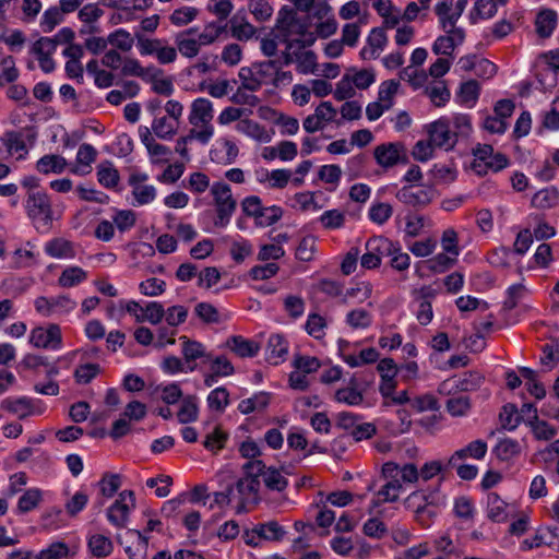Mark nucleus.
<instances>
[{
  "label": "nucleus",
  "mask_w": 559,
  "mask_h": 559,
  "mask_svg": "<svg viewBox=\"0 0 559 559\" xmlns=\"http://www.w3.org/2000/svg\"><path fill=\"white\" fill-rule=\"evenodd\" d=\"M493 451L499 460L508 461L520 454L521 447L516 440L506 438L499 441Z\"/></svg>",
  "instance_id": "obj_35"
},
{
  "label": "nucleus",
  "mask_w": 559,
  "mask_h": 559,
  "mask_svg": "<svg viewBox=\"0 0 559 559\" xmlns=\"http://www.w3.org/2000/svg\"><path fill=\"white\" fill-rule=\"evenodd\" d=\"M499 420L501 429L512 431L523 421V415L519 413L515 404L508 403L502 406Z\"/></svg>",
  "instance_id": "obj_20"
},
{
  "label": "nucleus",
  "mask_w": 559,
  "mask_h": 559,
  "mask_svg": "<svg viewBox=\"0 0 559 559\" xmlns=\"http://www.w3.org/2000/svg\"><path fill=\"white\" fill-rule=\"evenodd\" d=\"M558 15L556 11L551 9L542 10L535 20L536 33L542 38H548L551 36L556 28Z\"/></svg>",
  "instance_id": "obj_16"
},
{
  "label": "nucleus",
  "mask_w": 559,
  "mask_h": 559,
  "mask_svg": "<svg viewBox=\"0 0 559 559\" xmlns=\"http://www.w3.org/2000/svg\"><path fill=\"white\" fill-rule=\"evenodd\" d=\"M267 466L262 460H250L242 465L243 476L248 479H260L264 476Z\"/></svg>",
  "instance_id": "obj_63"
},
{
  "label": "nucleus",
  "mask_w": 559,
  "mask_h": 559,
  "mask_svg": "<svg viewBox=\"0 0 559 559\" xmlns=\"http://www.w3.org/2000/svg\"><path fill=\"white\" fill-rule=\"evenodd\" d=\"M176 44L179 52L187 58H193L199 53L200 44L194 38H188L182 35L176 36Z\"/></svg>",
  "instance_id": "obj_51"
},
{
  "label": "nucleus",
  "mask_w": 559,
  "mask_h": 559,
  "mask_svg": "<svg viewBox=\"0 0 559 559\" xmlns=\"http://www.w3.org/2000/svg\"><path fill=\"white\" fill-rule=\"evenodd\" d=\"M433 195L435 191L431 188L414 190L413 187L406 186L400 189L395 197L400 202L406 205L425 207L432 201Z\"/></svg>",
  "instance_id": "obj_8"
},
{
  "label": "nucleus",
  "mask_w": 559,
  "mask_h": 559,
  "mask_svg": "<svg viewBox=\"0 0 559 559\" xmlns=\"http://www.w3.org/2000/svg\"><path fill=\"white\" fill-rule=\"evenodd\" d=\"M267 360L272 364L277 365L278 359L284 358L288 353V344L284 336L280 334H273L267 341Z\"/></svg>",
  "instance_id": "obj_22"
},
{
  "label": "nucleus",
  "mask_w": 559,
  "mask_h": 559,
  "mask_svg": "<svg viewBox=\"0 0 559 559\" xmlns=\"http://www.w3.org/2000/svg\"><path fill=\"white\" fill-rule=\"evenodd\" d=\"M320 222L328 229L341 228L345 223V215L338 210H329L320 216Z\"/></svg>",
  "instance_id": "obj_60"
},
{
  "label": "nucleus",
  "mask_w": 559,
  "mask_h": 559,
  "mask_svg": "<svg viewBox=\"0 0 559 559\" xmlns=\"http://www.w3.org/2000/svg\"><path fill=\"white\" fill-rule=\"evenodd\" d=\"M452 381L456 389L462 392H468L477 390L481 385L484 377L478 371H468L457 378H453Z\"/></svg>",
  "instance_id": "obj_28"
},
{
  "label": "nucleus",
  "mask_w": 559,
  "mask_h": 559,
  "mask_svg": "<svg viewBox=\"0 0 559 559\" xmlns=\"http://www.w3.org/2000/svg\"><path fill=\"white\" fill-rule=\"evenodd\" d=\"M41 500V491L37 488L27 489L19 499L17 511L27 513L35 509Z\"/></svg>",
  "instance_id": "obj_38"
},
{
  "label": "nucleus",
  "mask_w": 559,
  "mask_h": 559,
  "mask_svg": "<svg viewBox=\"0 0 559 559\" xmlns=\"http://www.w3.org/2000/svg\"><path fill=\"white\" fill-rule=\"evenodd\" d=\"M195 400L197 399L193 395L182 399L181 406L177 413L178 421L180 424H188L197 420L199 408Z\"/></svg>",
  "instance_id": "obj_31"
},
{
  "label": "nucleus",
  "mask_w": 559,
  "mask_h": 559,
  "mask_svg": "<svg viewBox=\"0 0 559 559\" xmlns=\"http://www.w3.org/2000/svg\"><path fill=\"white\" fill-rule=\"evenodd\" d=\"M479 91L480 87L477 81L469 80L461 84L457 97L463 104L475 103L479 97Z\"/></svg>",
  "instance_id": "obj_46"
},
{
  "label": "nucleus",
  "mask_w": 559,
  "mask_h": 559,
  "mask_svg": "<svg viewBox=\"0 0 559 559\" xmlns=\"http://www.w3.org/2000/svg\"><path fill=\"white\" fill-rule=\"evenodd\" d=\"M293 366L304 373L317 371L321 364L318 358L311 356L295 355Z\"/></svg>",
  "instance_id": "obj_62"
},
{
  "label": "nucleus",
  "mask_w": 559,
  "mask_h": 559,
  "mask_svg": "<svg viewBox=\"0 0 559 559\" xmlns=\"http://www.w3.org/2000/svg\"><path fill=\"white\" fill-rule=\"evenodd\" d=\"M235 487L238 500H249L253 504L260 502V479H248L242 476L235 481Z\"/></svg>",
  "instance_id": "obj_12"
},
{
  "label": "nucleus",
  "mask_w": 559,
  "mask_h": 559,
  "mask_svg": "<svg viewBox=\"0 0 559 559\" xmlns=\"http://www.w3.org/2000/svg\"><path fill=\"white\" fill-rule=\"evenodd\" d=\"M350 388L338 389L335 393V399L337 402L346 403L348 405H359L364 396L362 394L356 390L355 388V379L350 380Z\"/></svg>",
  "instance_id": "obj_42"
},
{
  "label": "nucleus",
  "mask_w": 559,
  "mask_h": 559,
  "mask_svg": "<svg viewBox=\"0 0 559 559\" xmlns=\"http://www.w3.org/2000/svg\"><path fill=\"white\" fill-rule=\"evenodd\" d=\"M61 21V10L58 7H51L44 12L40 25L45 33H50Z\"/></svg>",
  "instance_id": "obj_56"
},
{
  "label": "nucleus",
  "mask_w": 559,
  "mask_h": 559,
  "mask_svg": "<svg viewBox=\"0 0 559 559\" xmlns=\"http://www.w3.org/2000/svg\"><path fill=\"white\" fill-rule=\"evenodd\" d=\"M132 194L134 197L133 205H144L151 203L156 197V189L154 186H135L132 187Z\"/></svg>",
  "instance_id": "obj_53"
},
{
  "label": "nucleus",
  "mask_w": 559,
  "mask_h": 559,
  "mask_svg": "<svg viewBox=\"0 0 559 559\" xmlns=\"http://www.w3.org/2000/svg\"><path fill=\"white\" fill-rule=\"evenodd\" d=\"M195 314L207 324L221 321L218 310L209 302H200L194 307Z\"/></svg>",
  "instance_id": "obj_49"
},
{
  "label": "nucleus",
  "mask_w": 559,
  "mask_h": 559,
  "mask_svg": "<svg viewBox=\"0 0 559 559\" xmlns=\"http://www.w3.org/2000/svg\"><path fill=\"white\" fill-rule=\"evenodd\" d=\"M393 209L388 203H377L369 210V218L379 225L384 224L392 215Z\"/></svg>",
  "instance_id": "obj_59"
},
{
  "label": "nucleus",
  "mask_w": 559,
  "mask_h": 559,
  "mask_svg": "<svg viewBox=\"0 0 559 559\" xmlns=\"http://www.w3.org/2000/svg\"><path fill=\"white\" fill-rule=\"evenodd\" d=\"M227 439L228 433L225 432L221 426H216L212 432L207 433L203 441V445L209 451L217 452L225 447Z\"/></svg>",
  "instance_id": "obj_39"
},
{
  "label": "nucleus",
  "mask_w": 559,
  "mask_h": 559,
  "mask_svg": "<svg viewBox=\"0 0 559 559\" xmlns=\"http://www.w3.org/2000/svg\"><path fill=\"white\" fill-rule=\"evenodd\" d=\"M263 483L272 491H283L288 486V480L281 474V471L274 466L266 468Z\"/></svg>",
  "instance_id": "obj_32"
},
{
  "label": "nucleus",
  "mask_w": 559,
  "mask_h": 559,
  "mask_svg": "<svg viewBox=\"0 0 559 559\" xmlns=\"http://www.w3.org/2000/svg\"><path fill=\"white\" fill-rule=\"evenodd\" d=\"M507 502L496 492H490L487 496V516L495 523L504 522L508 519Z\"/></svg>",
  "instance_id": "obj_17"
},
{
  "label": "nucleus",
  "mask_w": 559,
  "mask_h": 559,
  "mask_svg": "<svg viewBox=\"0 0 559 559\" xmlns=\"http://www.w3.org/2000/svg\"><path fill=\"white\" fill-rule=\"evenodd\" d=\"M440 498L437 491L426 493L423 490L412 492L405 500L407 509L415 512V519L419 523H425V508L427 506H438Z\"/></svg>",
  "instance_id": "obj_7"
},
{
  "label": "nucleus",
  "mask_w": 559,
  "mask_h": 559,
  "mask_svg": "<svg viewBox=\"0 0 559 559\" xmlns=\"http://www.w3.org/2000/svg\"><path fill=\"white\" fill-rule=\"evenodd\" d=\"M497 13V8L491 0H476L473 11L469 14L472 24H476L478 19H490Z\"/></svg>",
  "instance_id": "obj_36"
},
{
  "label": "nucleus",
  "mask_w": 559,
  "mask_h": 559,
  "mask_svg": "<svg viewBox=\"0 0 559 559\" xmlns=\"http://www.w3.org/2000/svg\"><path fill=\"white\" fill-rule=\"evenodd\" d=\"M241 207L243 213L249 216L253 217L257 222L260 216H263V206L261 203V199L257 195H250L242 200Z\"/></svg>",
  "instance_id": "obj_54"
},
{
  "label": "nucleus",
  "mask_w": 559,
  "mask_h": 559,
  "mask_svg": "<svg viewBox=\"0 0 559 559\" xmlns=\"http://www.w3.org/2000/svg\"><path fill=\"white\" fill-rule=\"evenodd\" d=\"M68 554L69 547L67 544L58 542L51 544L47 549H44L34 556V559H61L67 557Z\"/></svg>",
  "instance_id": "obj_55"
},
{
  "label": "nucleus",
  "mask_w": 559,
  "mask_h": 559,
  "mask_svg": "<svg viewBox=\"0 0 559 559\" xmlns=\"http://www.w3.org/2000/svg\"><path fill=\"white\" fill-rule=\"evenodd\" d=\"M487 453V443L483 440H475L468 443L465 448L460 449L453 453L449 460V464L452 465L454 460L466 459L467 456L476 460L483 459Z\"/></svg>",
  "instance_id": "obj_21"
},
{
  "label": "nucleus",
  "mask_w": 559,
  "mask_h": 559,
  "mask_svg": "<svg viewBox=\"0 0 559 559\" xmlns=\"http://www.w3.org/2000/svg\"><path fill=\"white\" fill-rule=\"evenodd\" d=\"M525 425L531 427L537 440H550L557 435L556 428L551 427L547 421L540 420L538 415H532L526 418Z\"/></svg>",
  "instance_id": "obj_24"
},
{
  "label": "nucleus",
  "mask_w": 559,
  "mask_h": 559,
  "mask_svg": "<svg viewBox=\"0 0 559 559\" xmlns=\"http://www.w3.org/2000/svg\"><path fill=\"white\" fill-rule=\"evenodd\" d=\"M166 316V311L162 304L157 301H151L144 308L141 317H138V322L148 321L152 324H158Z\"/></svg>",
  "instance_id": "obj_40"
},
{
  "label": "nucleus",
  "mask_w": 559,
  "mask_h": 559,
  "mask_svg": "<svg viewBox=\"0 0 559 559\" xmlns=\"http://www.w3.org/2000/svg\"><path fill=\"white\" fill-rule=\"evenodd\" d=\"M98 182L105 188H114L118 185L120 176L111 162L104 160L97 166Z\"/></svg>",
  "instance_id": "obj_26"
},
{
  "label": "nucleus",
  "mask_w": 559,
  "mask_h": 559,
  "mask_svg": "<svg viewBox=\"0 0 559 559\" xmlns=\"http://www.w3.org/2000/svg\"><path fill=\"white\" fill-rule=\"evenodd\" d=\"M280 270L278 264L271 262L266 263L264 265H255L253 266L249 274L252 280L254 281H264L267 278H271L272 276L276 275Z\"/></svg>",
  "instance_id": "obj_64"
},
{
  "label": "nucleus",
  "mask_w": 559,
  "mask_h": 559,
  "mask_svg": "<svg viewBox=\"0 0 559 559\" xmlns=\"http://www.w3.org/2000/svg\"><path fill=\"white\" fill-rule=\"evenodd\" d=\"M428 134L433 145L447 151L453 148L456 143V133L451 132L449 119L444 117L428 126Z\"/></svg>",
  "instance_id": "obj_5"
},
{
  "label": "nucleus",
  "mask_w": 559,
  "mask_h": 559,
  "mask_svg": "<svg viewBox=\"0 0 559 559\" xmlns=\"http://www.w3.org/2000/svg\"><path fill=\"white\" fill-rule=\"evenodd\" d=\"M135 508V493L132 490H123L115 502L107 509V520L117 528L127 526L129 515Z\"/></svg>",
  "instance_id": "obj_2"
},
{
  "label": "nucleus",
  "mask_w": 559,
  "mask_h": 559,
  "mask_svg": "<svg viewBox=\"0 0 559 559\" xmlns=\"http://www.w3.org/2000/svg\"><path fill=\"white\" fill-rule=\"evenodd\" d=\"M100 491L104 497H112L121 486L120 475L106 474L99 481Z\"/></svg>",
  "instance_id": "obj_61"
},
{
  "label": "nucleus",
  "mask_w": 559,
  "mask_h": 559,
  "mask_svg": "<svg viewBox=\"0 0 559 559\" xmlns=\"http://www.w3.org/2000/svg\"><path fill=\"white\" fill-rule=\"evenodd\" d=\"M67 166V160L60 155H44L36 163V169L41 174H61Z\"/></svg>",
  "instance_id": "obj_25"
},
{
  "label": "nucleus",
  "mask_w": 559,
  "mask_h": 559,
  "mask_svg": "<svg viewBox=\"0 0 559 559\" xmlns=\"http://www.w3.org/2000/svg\"><path fill=\"white\" fill-rule=\"evenodd\" d=\"M107 38L108 44L117 47L122 51H129L133 46V38L131 37V34L123 28L116 29L115 32L110 33Z\"/></svg>",
  "instance_id": "obj_43"
},
{
  "label": "nucleus",
  "mask_w": 559,
  "mask_h": 559,
  "mask_svg": "<svg viewBox=\"0 0 559 559\" xmlns=\"http://www.w3.org/2000/svg\"><path fill=\"white\" fill-rule=\"evenodd\" d=\"M402 490L400 479H389L385 485L377 492L378 499L372 500L371 507L377 508L383 502H395L399 500V493Z\"/></svg>",
  "instance_id": "obj_18"
},
{
  "label": "nucleus",
  "mask_w": 559,
  "mask_h": 559,
  "mask_svg": "<svg viewBox=\"0 0 559 559\" xmlns=\"http://www.w3.org/2000/svg\"><path fill=\"white\" fill-rule=\"evenodd\" d=\"M134 539L132 545L124 546V552L130 559H145L147 556L148 538L138 530L126 532V542Z\"/></svg>",
  "instance_id": "obj_10"
},
{
  "label": "nucleus",
  "mask_w": 559,
  "mask_h": 559,
  "mask_svg": "<svg viewBox=\"0 0 559 559\" xmlns=\"http://www.w3.org/2000/svg\"><path fill=\"white\" fill-rule=\"evenodd\" d=\"M558 202V191L555 188H546L536 192L532 198V206L537 209H548Z\"/></svg>",
  "instance_id": "obj_34"
},
{
  "label": "nucleus",
  "mask_w": 559,
  "mask_h": 559,
  "mask_svg": "<svg viewBox=\"0 0 559 559\" xmlns=\"http://www.w3.org/2000/svg\"><path fill=\"white\" fill-rule=\"evenodd\" d=\"M425 94L430 98L437 107L444 106L451 96L449 88L445 86L444 82H440L439 85L427 87L425 90Z\"/></svg>",
  "instance_id": "obj_45"
},
{
  "label": "nucleus",
  "mask_w": 559,
  "mask_h": 559,
  "mask_svg": "<svg viewBox=\"0 0 559 559\" xmlns=\"http://www.w3.org/2000/svg\"><path fill=\"white\" fill-rule=\"evenodd\" d=\"M198 15L195 8L183 7L175 10L170 15V22L176 26H183L192 22Z\"/></svg>",
  "instance_id": "obj_58"
},
{
  "label": "nucleus",
  "mask_w": 559,
  "mask_h": 559,
  "mask_svg": "<svg viewBox=\"0 0 559 559\" xmlns=\"http://www.w3.org/2000/svg\"><path fill=\"white\" fill-rule=\"evenodd\" d=\"M46 252L53 258H72L75 254L72 242L61 238L49 241Z\"/></svg>",
  "instance_id": "obj_33"
},
{
  "label": "nucleus",
  "mask_w": 559,
  "mask_h": 559,
  "mask_svg": "<svg viewBox=\"0 0 559 559\" xmlns=\"http://www.w3.org/2000/svg\"><path fill=\"white\" fill-rule=\"evenodd\" d=\"M469 408L471 402L466 395L453 396L447 401V409L452 416H463Z\"/></svg>",
  "instance_id": "obj_50"
},
{
  "label": "nucleus",
  "mask_w": 559,
  "mask_h": 559,
  "mask_svg": "<svg viewBox=\"0 0 559 559\" xmlns=\"http://www.w3.org/2000/svg\"><path fill=\"white\" fill-rule=\"evenodd\" d=\"M86 277L87 273L83 269L71 266L61 273L58 283L62 287H73L83 282Z\"/></svg>",
  "instance_id": "obj_37"
},
{
  "label": "nucleus",
  "mask_w": 559,
  "mask_h": 559,
  "mask_svg": "<svg viewBox=\"0 0 559 559\" xmlns=\"http://www.w3.org/2000/svg\"><path fill=\"white\" fill-rule=\"evenodd\" d=\"M400 78L417 90L425 84L428 76L424 70H412V67H407L400 72Z\"/></svg>",
  "instance_id": "obj_57"
},
{
  "label": "nucleus",
  "mask_w": 559,
  "mask_h": 559,
  "mask_svg": "<svg viewBox=\"0 0 559 559\" xmlns=\"http://www.w3.org/2000/svg\"><path fill=\"white\" fill-rule=\"evenodd\" d=\"M376 162L384 168L393 167L397 164H407L408 156L406 148L401 142H390L378 145L373 151Z\"/></svg>",
  "instance_id": "obj_4"
},
{
  "label": "nucleus",
  "mask_w": 559,
  "mask_h": 559,
  "mask_svg": "<svg viewBox=\"0 0 559 559\" xmlns=\"http://www.w3.org/2000/svg\"><path fill=\"white\" fill-rule=\"evenodd\" d=\"M346 323L353 329H367L371 325V314L365 309H354L347 313Z\"/></svg>",
  "instance_id": "obj_44"
},
{
  "label": "nucleus",
  "mask_w": 559,
  "mask_h": 559,
  "mask_svg": "<svg viewBox=\"0 0 559 559\" xmlns=\"http://www.w3.org/2000/svg\"><path fill=\"white\" fill-rule=\"evenodd\" d=\"M227 346L239 357H254L260 350L255 341L247 340L240 335H233L227 340Z\"/></svg>",
  "instance_id": "obj_15"
},
{
  "label": "nucleus",
  "mask_w": 559,
  "mask_h": 559,
  "mask_svg": "<svg viewBox=\"0 0 559 559\" xmlns=\"http://www.w3.org/2000/svg\"><path fill=\"white\" fill-rule=\"evenodd\" d=\"M29 343L37 348H59L62 343L61 331L58 324H50L47 329L37 326L31 331Z\"/></svg>",
  "instance_id": "obj_6"
},
{
  "label": "nucleus",
  "mask_w": 559,
  "mask_h": 559,
  "mask_svg": "<svg viewBox=\"0 0 559 559\" xmlns=\"http://www.w3.org/2000/svg\"><path fill=\"white\" fill-rule=\"evenodd\" d=\"M400 246L397 243H394L390 239L378 236L372 237L366 242V250L376 252L379 254V258L385 255H392L396 253L400 250Z\"/></svg>",
  "instance_id": "obj_19"
},
{
  "label": "nucleus",
  "mask_w": 559,
  "mask_h": 559,
  "mask_svg": "<svg viewBox=\"0 0 559 559\" xmlns=\"http://www.w3.org/2000/svg\"><path fill=\"white\" fill-rule=\"evenodd\" d=\"M25 210L33 222H43L48 225L52 221V206L45 191L27 192Z\"/></svg>",
  "instance_id": "obj_3"
},
{
  "label": "nucleus",
  "mask_w": 559,
  "mask_h": 559,
  "mask_svg": "<svg viewBox=\"0 0 559 559\" xmlns=\"http://www.w3.org/2000/svg\"><path fill=\"white\" fill-rule=\"evenodd\" d=\"M229 23L231 36L238 40H248L255 34L254 26L247 22L243 16L240 17L239 14H235Z\"/></svg>",
  "instance_id": "obj_27"
},
{
  "label": "nucleus",
  "mask_w": 559,
  "mask_h": 559,
  "mask_svg": "<svg viewBox=\"0 0 559 559\" xmlns=\"http://www.w3.org/2000/svg\"><path fill=\"white\" fill-rule=\"evenodd\" d=\"M179 340L182 342V355L186 364L188 365L189 371H193L195 369L197 365L192 362H194L198 358H211V355L206 354L205 347L202 343L192 341L187 336H181Z\"/></svg>",
  "instance_id": "obj_11"
},
{
  "label": "nucleus",
  "mask_w": 559,
  "mask_h": 559,
  "mask_svg": "<svg viewBox=\"0 0 559 559\" xmlns=\"http://www.w3.org/2000/svg\"><path fill=\"white\" fill-rule=\"evenodd\" d=\"M88 548L93 556L105 558L109 556L114 549L112 542L102 534L92 535L88 539Z\"/></svg>",
  "instance_id": "obj_29"
},
{
  "label": "nucleus",
  "mask_w": 559,
  "mask_h": 559,
  "mask_svg": "<svg viewBox=\"0 0 559 559\" xmlns=\"http://www.w3.org/2000/svg\"><path fill=\"white\" fill-rule=\"evenodd\" d=\"M213 118L212 103L206 98H197L191 105L189 122L193 126L207 124Z\"/></svg>",
  "instance_id": "obj_13"
},
{
  "label": "nucleus",
  "mask_w": 559,
  "mask_h": 559,
  "mask_svg": "<svg viewBox=\"0 0 559 559\" xmlns=\"http://www.w3.org/2000/svg\"><path fill=\"white\" fill-rule=\"evenodd\" d=\"M248 9L258 22H265L273 14V8L266 0H250Z\"/></svg>",
  "instance_id": "obj_41"
},
{
  "label": "nucleus",
  "mask_w": 559,
  "mask_h": 559,
  "mask_svg": "<svg viewBox=\"0 0 559 559\" xmlns=\"http://www.w3.org/2000/svg\"><path fill=\"white\" fill-rule=\"evenodd\" d=\"M152 130L157 138L163 140L171 139L177 132L176 128L166 117L155 118L152 123Z\"/></svg>",
  "instance_id": "obj_52"
},
{
  "label": "nucleus",
  "mask_w": 559,
  "mask_h": 559,
  "mask_svg": "<svg viewBox=\"0 0 559 559\" xmlns=\"http://www.w3.org/2000/svg\"><path fill=\"white\" fill-rule=\"evenodd\" d=\"M254 532L259 538L266 540H281L285 535L284 528L276 521L258 524Z\"/></svg>",
  "instance_id": "obj_30"
},
{
  "label": "nucleus",
  "mask_w": 559,
  "mask_h": 559,
  "mask_svg": "<svg viewBox=\"0 0 559 559\" xmlns=\"http://www.w3.org/2000/svg\"><path fill=\"white\" fill-rule=\"evenodd\" d=\"M449 253H439L426 261H420L416 264V273L423 277L425 276V270L432 273H444L450 270L457 261L456 257L448 255Z\"/></svg>",
  "instance_id": "obj_9"
},
{
  "label": "nucleus",
  "mask_w": 559,
  "mask_h": 559,
  "mask_svg": "<svg viewBox=\"0 0 559 559\" xmlns=\"http://www.w3.org/2000/svg\"><path fill=\"white\" fill-rule=\"evenodd\" d=\"M211 193L214 197L217 217L214 221L216 227H225L228 225L233 216L237 202L233 198L229 185L225 182H215L211 188Z\"/></svg>",
  "instance_id": "obj_1"
},
{
  "label": "nucleus",
  "mask_w": 559,
  "mask_h": 559,
  "mask_svg": "<svg viewBox=\"0 0 559 559\" xmlns=\"http://www.w3.org/2000/svg\"><path fill=\"white\" fill-rule=\"evenodd\" d=\"M297 12L295 9L284 5L277 13L275 28L278 31L280 40H287L292 36L293 24L296 23Z\"/></svg>",
  "instance_id": "obj_14"
},
{
  "label": "nucleus",
  "mask_w": 559,
  "mask_h": 559,
  "mask_svg": "<svg viewBox=\"0 0 559 559\" xmlns=\"http://www.w3.org/2000/svg\"><path fill=\"white\" fill-rule=\"evenodd\" d=\"M1 407L17 415L20 419H24L33 413L32 400L26 396L16 400L7 399L2 401Z\"/></svg>",
  "instance_id": "obj_23"
},
{
  "label": "nucleus",
  "mask_w": 559,
  "mask_h": 559,
  "mask_svg": "<svg viewBox=\"0 0 559 559\" xmlns=\"http://www.w3.org/2000/svg\"><path fill=\"white\" fill-rule=\"evenodd\" d=\"M102 368L98 364H84L79 366L74 371V379L80 384H87L100 372Z\"/></svg>",
  "instance_id": "obj_47"
},
{
  "label": "nucleus",
  "mask_w": 559,
  "mask_h": 559,
  "mask_svg": "<svg viewBox=\"0 0 559 559\" xmlns=\"http://www.w3.org/2000/svg\"><path fill=\"white\" fill-rule=\"evenodd\" d=\"M229 393L224 386L214 389L207 396L209 406L215 411L223 412L229 403Z\"/></svg>",
  "instance_id": "obj_48"
}]
</instances>
